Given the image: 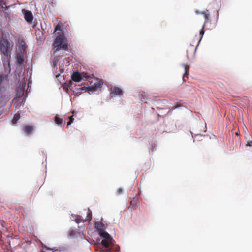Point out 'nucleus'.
I'll list each match as a JSON object with an SVG mask.
<instances>
[{
    "mask_svg": "<svg viewBox=\"0 0 252 252\" xmlns=\"http://www.w3.org/2000/svg\"><path fill=\"white\" fill-rule=\"evenodd\" d=\"M91 81H89V86L87 87H82V90L88 92H93L96 91L101 87L102 83L100 80L95 78H91Z\"/></svg>",
    "mask_w": 252,
    "mask_h": 252,
    "instance_id": "obj_3",
    "label": "nucleus"
},
{
    "mask_svg": "<svg viewBox=\"0 0 252 252\" xmlns=\"http://www.w3.org/2000/svg\"><path fill=\"white\" fill-rule=\"evenodd\" d=\"M117 191H118V192L119 194H120L122 192L123 190H122V189H118Z\"/></svg>",
    "mask_w": 252,
    "mask_h": 252,
    "instance_id": "obj_28",
    "label": "nucleus"
},
{
    "mask_svg": "<svg viewBox=\"0 0 252 252\" xmlns=\"http://www.w3.org/2000/svg\"><path fill=\"white\" fill-rule=\"evenodd\" d=\"M138 202V199L136 198H133L132 199L130 202V205L132 206H134L136 205Z\"/></svg>",
    "mask_w": 252,
    "mask_h": 252,
    "instance_id": "obj_21",
    "label": "nucleus"
},
{
    "mask_svg": "<svg viewBox=\"0 0 252 252\" xmlns=\"http://www.w3.org/2000/svg\"><path fill=\"white\" fill-rule=\"evenodd\" d=\"M199 41H198L196 46L190 44V45L188 47L187 50V57L188 59L193 58L195 56L197 48L199 45Z\"/></svg>",
    "mask_w": 252,
    "mask_h": 252,
    "instance_id": "obj_5",
    "label": "nucleus"
},
{
    "mask_svg": "<svg viewBox=\"0 0 252 252\" xmlns=\"http://www.w3.org/2000/svg\"><path fill=\"white\" fill-rule=\"evenodd\" d=\"M0 6L3 8L6 7V4L3 1L0 0Z\"/></svg>",
    "mask_w": 252,
    "mask_h": 252,
    "instance_id": "obj_25",
    "label": "nucleus"
},
{
    "mask_svg": "<svg viewBox=\"0 0 252 252\" xmlns=\"http://www.w3.org/2000/svg\"><path fill=\"white\" fill-rule=\"evenodd\" d=\"M95 228L97 230L98 233L102 232L105 229V225L101 222H96L94 223Z\"/></svg>",
    "mask_w": 252,
    "mask_h": 252,
    "instance_id": "obj_8",
    "label": "nucleus"
},
{
    "mask_svg": "<svg viewBox=\"0 0 252 252\" xmlns=\"http://www.w3.org/2000/svg\"><path fill=\"white\" fill-rule=\"evenodd\" d=\"M8 65L10 66V62H9V61L8 62Z\"/></svg>",
    "mask_w": 252,
    "mask_h": 252,
    "instance_id": "obj_30",
    "label": "nucleus"
},
{
    "mask_svg": "<svg viewBox=\"0 0 252 252\" xmlns=\"http://www.w3.org/2000/svg\"><path fill=\"white\" fill-rule=\"evenodd\" d=\"M82 77L81 74L78 72H74L71 75V79L76 82H79L81 80Z\"/></svg>",
    "mask_w": 252,
    "mask_h": 252,
    "instance_id": "obj_9",
    "label": "nucleus"
},
{
    "mask_svg": "<svg viewBox=\"0 0 252 252\" xmlns=\"http://www.w3.org/2000/svg\"><path fill=\"white\" fill-rule=\"evenodd\" d=\"M113 93L117 95H122L123 94V91L122 89L118 87H114L112 89Z\"/></svg>",
    "mask_w": 252,
    "mask_h": 252,
    "instance_id": "obj_11",
    "label": "nucleus"
},
{
    "mask_svg": "<svg viewBox=\"0 0 252 252\" xmlns=\"http://www.w3.org/2000/svg\"><path fill=\"white\" fill-rule=\"evenodd\" d=\"M19 44L20 45L22 50L24 51L26 48V45L25 41L23 40L19 41Z\"/></svg>",
    "mask_w": 252,
    "mask_h": 252,
    "instance_id": "obj_19",
    "label": "nucleus"
},
{
    "mask_svg": "<svg viewBox=\"0 0 252 252\" xmlns=\"http://www.w3.org/2000/svg\"><path fill=\"white\" fill-rule=\"evenodd\" d=\"M17 62L20 64H23L24 63V57L22 54V53H18L17 55Z\"/></svg>",
    "mask_w": 252,
    "mask_h": 252,
    "instance_id": "obj_12",
    "label": "nucleus"
},
{
    "mask_svg": "<svg viewBox=\"0 0 252 252\" xmlns=\"http://www.w3.org/2000/svg\"><path fill=\"white\" fill-rule=\"evenodd\" d=\"M75 221H76V222L77 223H80V222H83V220H81V219H79V218H76V219H75ZM84 221H83V222H84Z\"/></svg>",
    "mask_w": 252,
    "mask_h": 252,
    "instance_id": "obj_26",
    "label": "nucleus"
},
{
    "mask_svg": "<svg viewBox=\"0 0 252 252\" xmlns=\"http://www.w3.org/2000/svg\"><path fill=\"white\" fill-rule=\"evenodd\" d=\"M58 249L55 248L50 249L47 246L43 247V249L42 252H55V251H57Z\"/></svg>",
    "mask_w": 252,
    "mask_h": 252,
    "instance_id": "obj_15",
    "label": "nucleus"
},
{
    "mask_svg": "<svg viewBox=\"0 0 252 252\" xmlns=\"http://www.w3.org/2000/svg\"><path fill=\"white\" fill-rule=\"evenodd\" d=\"M20 118V115L18 113H16L13 117V118L12 119V123L13 124H16L17 122L18 121V120Z\"/></svg>",
    "mask_w": 252,
    "mask_h": 252,
    "instance_id": "obj_17",
    "label": "nucleus"
},
{
    "mask_svg": "<svg viewBox=\"0 0 252 252\" xmlns=\"http://www.w3.org/2000/svg\"><path fill=\"white\" fill-rule=\"evenodd\" d=\"M184 69H185V72L184 74L183 77V80L185 79V77H188V75H189L188 70L189 69V66H188L186 64H184Z\"/></svg>",
    "mask_w": 252,
    "mask_h": 252,
    "instance_id": "obj_16",
    "label": "nucleus"
},
{
    "mask_svg": "<svg viewBox=\"0 0 252 252\" xmlns=\"http://www.w3.org/2000/svg\"><path fill=\"white\" fill-rule=\"evenodd\" d=\"M205 26V24H203V26L202 27V29H201V30L200 31V33H199V35L200 36V40H201L202 39V37H203V35L204 34V28ZM200 40H199V41L200 42Z\"/></svg>",
    "mask_w": 252,
    "mask_h": 252,
    "instance_id": "obj_22",
    "label": "nucleus"
},
{
    "mask_svg": "<svg viewBox=\"0 0 252 252\" xmlns=\"http://www.w3.org/2000/svg\"><path fill=\"white\" fill-rule=\"evenodd\" d=\"M13 47V45H11L8 40L2 38L0 40V50L3 54L6 56H10L11 50Z\"/></svg>",
    "mask_w": 252,
    "mask_h": 252,
    "instance_id": "obj_2",
    "label": "nucleus"
},
{
    "mask_svg": "<svg viewBox=\"0 0 252 252\" xmlns=\"http://www.w3.org/2000/svg\"><path fill=\"white\" fill-rule=\"evenodd\" d=\"M24 94V89L23 88H19L17 90L16 96L18 97H22Z\"/></svg>",
    "mask_w": 252,
    "mask_h": 252,
    "instance_id": "obj_13",
    "label": "nucleus"
},
{
    "mask_svg": "<svg viewBox=\"0 0 252 252\" xmlns=\"http://www.w3.org/2000/svg\"><path fill=\"white\" fill-rule=\"evenodd\" d=\"M69 122H68L67 123V128H68V126L69 125H70L73 122V120H74V118L73 117V116H71L69 117Z\"/></svg>",
    "mask_w": 252,
    "mask_h": 252,
    "instance_id": "obj_23",
    "label": "nucleus"
},
{
    "mask_svg": "<svg viewBox=\"0 0 252 252\" xmlns=\"http://www.w3.org/2000/svg\"><path fill=\"white\" fill-rule=\"evenodd\" d=\"M54 49L55 52H58L61 49L68 51V45L66 42V39L63 34L58 35L53 44Z\"/></svg>",
    "mask_w": 252,
    "mask_h": 252,
    "instance_id": "obj_1",
    "label": "nucleus"
},
{
    "mask_svg": "<svg viewBox=\"0 0 252 252\" xmlns=\"http://www.w3.org/2000/svg\"><path fill=\"white\" fill-rule=\"evenodd\" d=\"M92 220V212L90 209H88L87 217L86 218V221H90Z\"/></svg>",
    "mask_w": 252,
    "mask_h": 252,
    "instance_id": "obj_20",
    "label": "nucleus"
},
{
    "mask_svg": "<svg viewBox=\"0 0 252 252\" xmlns=\"http://www.w3.org/2000/svg\"><path fill=\"white\" fill-rule=\"evenodd\" d=\"M246 146H250L252 147V140H249L247 142L246 144Z\"/></svg>",
    "mask_w": 252,
    "mask_h": 252,
    "instance_id": "obj_24",
    "label": "nucleus"
},
{
    "mask_svg": "<svg viewBox=\"0 0 252 252\" xmlns=\"http://www.w3.org/2000/svg\"><path fill=\"white\" fill-rule=\"evenodd\" d=\"M55 121L57 124L61 125L63 123V119L61 118L58 117V116H55Z\"/></svg>",
    "mask_w": 252,
    "mask_h": 252,
    "instance_id": "obj_18",
    "label": "nucleus"
},
{
    "mask_svg": "<svg viewBox=\"0 0 252 252\" xmlns=\"http://www.w3.org/2000/svg\"><path fill=\"white\" fill-rule=\"evenodd\" d=\"M22 129L24 132L28 135L32 133L33 128L32 126L25 125L23 126Z\"/></svg>",
    "mask_w": 252,
    "mask_h": 252,
    "instance_id": "obj_7",
    "label": "nucleus"
},
{
    "mask_svg": "<svg viewBox=\"0 0 252 252\" xmlns=\"http://www.w3.org/2000/svg\"><path fill=\"white\" fill-rule=\"evenodd\" d=\"M24 18L27 22L31 23L33 19L32 12L30 11L26 10L24 13Z\"/></svg>",
    "mask_w": 252,
    "mask_h": 252,
    "instance_id": "obj_6",
    "label": "nucleus"
},
{
    "mask_svg": "<svg viewBox=\"0 0 252 252\" xmlns=\"http://www.w3.org/2000/svg\"><path fill=\"white\" fill-rule=\"evenodd\" d=\"M60 29V26L59 24H58V25L56 26V27H55V31L56 32V31H57L58 30H59Z\"/></svg>",
    "mask_w": 252,
    "mask_h": 252,
    "instance_id": "obj_27",
    "label": "nucleus"
},
{
    "mask_svg": "<svg viewBox=\"0 0 252 252\" xmlns=\"http://www.w3.org/2000/svg\"><path fill=\"white\" fill-rule=\"evenodd\" d=\"M195 13H196V14H201V13L199 12H198L197 11H195Z\"/></svg>",
    "mask_w": 252,
    "mask_h": 252,
    "instance_id": "obj_29",
    "label": "nucleus"
},
{
    "mask_svg": "<svg viewBox=\"0 0 252 252\" xmlns=\"http://www.w3.org/2000/svg\"><path fill=\"white\" fill-rule=\"evenodd\" d=\"M236 135H239L238 133H237V132L236 133Z\"/></svg>",
    "mask_w": 252,
    "mask_h": 252,
    "instance_id": "obj_31",
    "label": "nucleus"
},
{
    "mask_svg": "<svg viewBox=\"0 0 252 252\" xmlns=\"http://www.w3.org/2000/svg\"><path fill=\"white\" fill-rule=\"evenodd\" d=\"M201 14H203V15L204 17L205 22L204 23V24H205V25L206 23L207 22V21H208L209 16H210L209 10H206L205 11H204L202 12H201Z\"/></svg>",
    "mask_w": 252,
    "mask_h": 252,
    "instance_id": "obj_14",
    "label": "nucleus"
},
{
    "mask_svg": "<svg viewBox=\"0 0 252 252\" xmlns=\"http://www.w3.org/2000/svg\"><path fill=\"white\" fill-rule=\"evenodd\" d=\"M69 237L71 238L77 237L79 235V233L73 228H70L68 231Z\"/></svg>",
    "mask_w": 252,
    "mask_h": 252,
    "instance_id": "obj_10",
    "label": "nucleus"
},
{
    "mask_svg": "<svg viewBox=\"0 0 252 252\" xmlns=\"http://www.w3.org/2000/svg\"><path fill=\"white\" fill-rule=\"evenodd\" d=\"M100 236L104 239L101 241V244L106 248H108L110 245L113 244V239L110 235L105 230L99 233Z\"/></svg>",
    "mask_w": 252,
    "mask_h": 252,
    "instance_id": "obj_4",
    "label": "nucleus"
}]
</instances>
